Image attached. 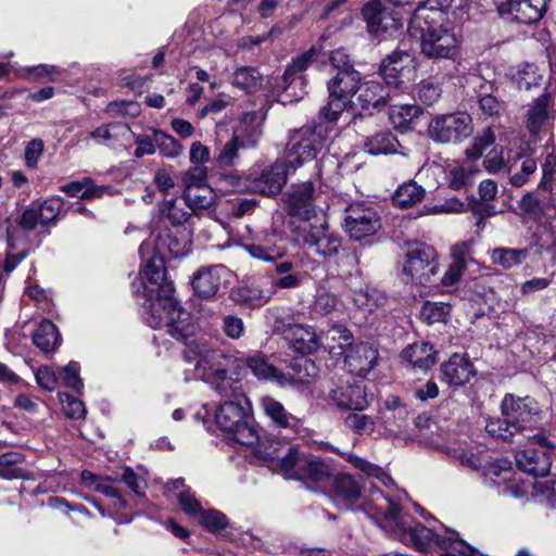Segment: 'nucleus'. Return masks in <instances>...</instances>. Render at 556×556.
I'll use <instances>...</instances> for the list:
<instances>
[{
	"label": "nucleus",
	"instance_id": "3c124183",
	"mask_svg": "<svg viewBox=\"0 0 556 556\" xmlns=\"http://www.w3.org/2000/svg\"><path fill=\"white\" fill-rule=\"evenodd\" d=\"M342 457H345V459L356 469H359L364 473H366L369 477H376L378 480H380L383 484H387V482H390L392 479L390 476H388L380 467L367 462L366 459L358 457L351 453H341Z\"/></svg>",
	"mask_w": 556,
	"mask_h": 556
},
{
	"label": "nucleus",
	"instance_id": "a19ab883",
	"mask_svg": "<svg viewBox=\"0 0 556 556\" xmlns=\"http://www.w3.org/2000/svg\"><path fill=\"white\" fill-rule=\"evenodd\" d=\"M33 342L43 352L53 351L60 342L56 326L50 320L41 321L33 334Z\"/></svg>",
	"mask_w": 556,
	"mask_h": 556
},
{
	"label": "nucleus",
	"instance_id": "f3484780",
	"mask_svg": "<svg viewBox=\"0 0 556 556\" xmlns=\"http://www.w3.org/2000/svg\"><path fill=\"white\" fill-rule=\"evenodd\" d=\"M289 169L286 160H277L258 174H251V188L267 197L277 195L287 182Z\"/></svg>",
	"mask_w": 556,
	"mask_h": 556
},
{
	"label": "nucleus",
	"instance_id": "f704fd0d",
	"mask_svg": "<svg viewBox=\"0 0 556 556\" xmlns=\"http://www.w3.org/2000/svg\"><path fill=\"white\" fill-rule=\"evenodd\" d=\"M384 8L380 0H371L362 9V15L367 24L368 31L375 37H381L388 26L383 24Z\"/></svg>",
	"mask_w": 556,
	"mask_h": 556
},
{
	"label": "nucleus",
	"instance_id": "79ce46f5",
	"mask_svg": "<svg viewBox=\"0 0 556 556\" xmlns=\"http://www.w3.org/2000/svg\"><path fill=\"white\" fill-rule=\"evenodd\" d=\"M475 170L470 164L453 162L447 165V185L453 190H460L472 184Z\"/></svg>",
	"mask_w": 556,
	"mask_h": 556
},
{
	"label": "nucleus",
	"instance_id": "c9c22d12",
	"mask_svg": "<svg viewBox=\"0 0 556 556\" xmlns=\"http://www.w3.org/2000/svg\"><path fill=\"white\" fill-rule=\"evenodd\" d=\"M152 244L149 242L141 243L139 248V253L144 260L148 257L147 263L144 264L141 274L142 276L149 280L151 283L159 285L164 279V269H163V257H160L156 252L153 253L152 256H149L150 251L152 250Z\"/></svg>",
	"mask_w": 556,
	"mask_h": 556
},
{
	"label": "nucleus",
	"instance_id": "a211bd4d",
	"mask_svg": "<svg viewBox=\"0 0 556 556\" xmlns=\"http://www.w3.org/2000/svg\"><path fill=\"white\" fill-rule=\"evenodd\" d=\"M230 275L224 265L202 267L193 276V290L201 298L211 299L217 294L223 283L229 281Z\"/></svg>",
	"mask_w": 556,
	"mask_h": 556
},
{
	"label": "nucleus",
	"instance_id": "cd10ccee",
	"mask_svg": "<svg viewBox=\"0 0 556 556\" xmlns=\"http://www.w3.org/2000/svg\"><path fill=\"white\" fill-rule=\"evenodd\" d=\"M329 400L342 409L363 410L368 406L367 395L359 384L339 386L329 392Z\"/></svg>",
	"mask_w": 556,
	"mask_h": 556
},
{
	"label": "nucleus",
	"instance_id": "4be33fe9",
	"mask_svg": "<svg viewBox=\"0 0 556 556\" xmlns=\"http://www.w3.org/2000/svg\"><path fill=\"white\" fill-rule=\"evenodd\" d=\"M442 380L448 386L463 387L475 375L473 365L465 354H453L441 365Z\"/></svg>",
	"mask_w": 556,
	"mask_h": 556
},
{
	"label": "nucleus",
	"instance_id": "603ef678",
	"mask_svg": "<svg viewBox=\"0 0 556 556\" xmlns=\"http://www.w3.org/2000/svg\"><path fill=\"white\" fill-rule=\"evenodd\" d=\"M342 457H345V459L356 469H359L364 473H366L369 477H376L378 480H380L383 484H387V482H390L392 479L390 476H388L380 467L367 462L366 459L358 457L351 453H341Z\"/></svg>",
	"mask_w": 556,
	"mask_h": 556
},
{
	"label": "nucleus",
	"instance_id": "72a5a7b5",
	"mask_svg": "<svg viewBox=\"0 0 556 556\" xmlns=\"http://www.w3.org/2000/svg\"><path fill=\"white\" fill-rule=\"evenodd\" d=\"M362 490L361 482L349 473H339L332 480L333 495L348 507L359 500Z\"/></svg>",
	"mask_w": 556,
	"mask_h": 556
},
{
	"label": "nucleus",
	"instance_id": "6ab92c4d",
	"mask_svg": "<svg viewBox=\"0 0 556 556\" xmlns=\"http://www.w3.org/2000/svg\"><path fill=\"white\" fill-rule=\"evenodd\" d=\"M396 91L384 81L367 80L358 87L357 101L365 111L378 110L394 99Z\"/></svg>",
	"mask_w": 556,
	"mask_h": 556
},
{
	"label": "nucleus",
	"instance_id": "f257e3e1",
	"mask_svg": "<svg viewBox=\"0 0 556 556\" xmlns=\"http://www.w3.org/2000/svg\"><path fill=\"white\" fill-rule=\"evenodd\" d=\"M230 356L213 349L208 343L192 341L186 354V362L193 365L190 379H201L208 383L220 396L227 399L220 403L215 414L216 425L230 433L248 418L249 400L242 390V382L228 375ZM186 380H189L187 377Z\"/></svg>",
	"mask_w": 556,
	"mask_h": 556
},
{
	"label": "nucleus",
	"instance_id": "6e6552de",
	"mask_svg": "<svg viewBox=\"0 0 556 556\" xmlns=\"http://www.w3.org/2000/svg\"><path fill=\"white\" fill-rule=\"evenodd\" d=\"M324 146L325 137L320 129L308 126L294 129L289 134L285 160L291 169L295 170L315 160Z\"/></svg>",
	"mask_w": 556,
	"mask_h": 556
},
{
	"label": "nucleus",
	"instance_id": "0e129e2a",
	"mask_svg": "<svg viewBox=\"0 0 556 556\" xmlns=\"http://www.w3.org/2000/svg\"><path fill=\"white\" fill-rule=\"evenodd\" d=\"M230 433L232 439L242 445H253L258 442L260 438L256 428L249 422L248 418Z\"/></svg>",
	"mask_w": 556,
	"mask_h": 556
},
{
	"label": "nucleus",
	"instance_id": "f03ea898",
	"mask_svg": "<svg viewBox=\"0 0 556 556\" xmlns=\"http://www.w3.org/2000/svg\"><path fill=\"white\" fill-rule=\"evenodd\" d=\"M364 509L387 533L418 551L427 552L438 546L444 552L442 556H480L459 539L456 531L445 529L444 534H437L426 526L414 522L409 515L402 513L396 502L379 490L371 492Z\"/></svg>",
	"mask_w": 556,
	"mask_h": 556
},
{
	"label": "nucleus",
	"instance_id": "bf43d9fd",
	"mask_svg": "<svg viewBox=\"0 0 556 556\" xmlns=\"http://www.w3.org/2000/svg\"><path fill=\"white\" fill-rule=\"evenodd\" d=\"M62 208V201L60 199H48L36 206L39 215L41 226L49 225L56 220Z\"/></svg>",
	"mask_w": 556,
	"mask_h": 556
},
{
	"label": "nucleus",
	"instance_id": "2eb2a0df",
	"mask_svg": "<svg viewBox=\"0 0 556 556\" xmlns=\"http://www.w3.org/2000/svg\"><path fill=\"white\" fill-rule=\"evenodd\" d=\"M317 197L318 194L309 181L292 186L283 197L287 213L300 217L303 223H309L315 215Z\"/></svg>",
	"mask_w": 556,
	"mask_h": 556
},
{
	"label": "nucleus",
	"instance_id": "052dcab7",
	"mask_svg": "<svg viewBox=\"0 0 556 556\" xmlns=\"http://www.w3.org/2000/svg\"><path fill=\"white\" fill-rule=\"evenodd\" d=\"M88 476L92 479L94 491L100 492L108 497L115 498L116 507H126V502L121 496L118 490L113 485V480L111 478L94 477L91 473H88Z\"/></svg>",
	"mask_w": 556,
	"mask_h": 556
},
{
	"label": "nucleus",
	"instance_id": "9b49d317",
	"mask_svg": "<svg viewBox=\"0 0 556 556\" xmlns=\"http://www.w3.org/2000/svg\"><path fill=\"white\" fill-rule=\"evenodd\" d=\"M318 53V49L312 46L307 51L292 59L287 66L279 85L280 98L283 103L299 101L304 97L305 79L302 73L316 60Z\"/></svg>",
	"mask_w": 556,
	"mask_h": 556
},
{
	"label": "nucleus",
	"instance_id": "e2e57ef3",
	"mask_svg": "<svg viewBox=\"0 0 556 556\" xmlns=\"http://www.w3.org/2000/svg\"><path fill=\"white\" fill-rule=\"evenodd\" d=\"M177 501L182 511L192 518H195L203 508L194 492L190 488L181 490L177 494Z\"/></svg>",
	"mask_w": 556,
	"mask_h": 556
},
{
	"label": "nucleus",
	"instance_id": "4d7b16f0",
	"mask_svg": "<svg viewBox=\"0 0 556 556\" xmlns=\"http://www.w3.org/2000/svg\"><path fill=\"white\" fill-rule=\"evenodd\" d=\"M344 424L349 429L359 435H369L374 432L375 429L374 419L370 416L358 413H352L348 415Z\"/></svg>",
	"mask_w": 556,
	"mask_h": 556
},
{
	"label": "nucleus",
	"instance_id": "2f4dec72",
	"mask_svg": "<svg viewBox=\"0 0 556 556\" xmlns=\"http://www.w3.org/2000/svg\"><path fill=\"white\" fill-rule=\"evenodd\" d=\"M552 103V94L544 92L536 98L527 112L526 127L532 137L539 136L549 118L548 106Z\"/></svg>",
	"mask_w": 556,
	"mask_h": 556
},
{
	"label": "nucleus",
	"instance_id": "39448f33",
	"mask_svg": "<svg viewBox=\"0 0 556 556\" xmlns=\"http://www.w3.org/2000/svg\"><path fill=\"white\" fill-rule=\"evenodd\" d=\"M161 291L163 294L159 293L155 299L149 301L144 320L151 328H165L170 337L184 342L186 345L184 359L186 361V354L192 341L206 343L207 341L203 337H194L197 326L192 321L191 315L169 294L174 291L172 285L163 286Z\"/></svg>",
	"mask_w": 556,
	"mask_h": 556
},
{
	"label": "nucleus",
	"instance_id": "423d86ee",
	"mask_svg": "<svg viewBox=\"0 0 556 556\" xmlns=\"http://www.w3.org/2000/svg\"><path fill=\"white\" fill-rule=\"evenodd\" d=\"M245 251L251 257L275 263V271L278 278L273 280V286L278 289H295L301 286L304 274L296 260H282L287 254V249L275 243L266 241L264 243H251L244 245Z\"/></svg>",
	"mask_w": 556,
	"mask_h": 556
},
{
	"label": "nucleus",
	"instance_id": "6e6d98bb",
	"mask_svg": "<svg viewBox=\"0 0 556 556\" xmlns=\"http://www.w3.org/2000/svg\"><path fill=\"white\" fill-rule=\"evenodd\" d=\"M154 252L163 258L177 257L180 255L179 243L167 231L159 233L155 239Z\"/></svg>",
	"mask_w": 556,
	"mask_h": 556
},
{
	"label": "nucleus",
	"instance_id": "dca6fc26",
	"mask_svg": "<svg viewBox=\"0 0 556 556\" xmlns=\"http://www.w3.org/2000/svg\"><path fill=\"white\" fill-rule=\"evenodd\" d=\"M274 286H268L265 278H251L232 288L230 299L238 305L258 308L264 306L274 295Z\"/></svg>",
	"mask_w": 556,
	"mask_h": 556
},
{
	"label": "nucleus",
	"instance_id": "393cba45",
	"mask_svg": "<svg viewBox=\"0 0 556 556\" xmlns=\"http://www.w3.org/2000/svg\"><path fill=\"white\" fill-rule=\"evenodd\" d=\"M258 405L263 414L277 428L296 429L299 419L287 410L285 405L275 396L265 394L260 396Z\"/></svg>",
	"mask_w": 556,
	"mask_h": 556
},
{
	"label": "nucleus",
	"instance_id": "338daca9",
	"mask_svg": "<svg viewBox=\"0 0 556 556\" xmlns=\"http://www.w3.org/2000/svg\"><path fill=\"white\" fill-rule=\"evenodd\" d=\"M349 103V100L329 93L328 104L320 110V115L329 122H336Z\"/></svg>",
	"mask_w": 556,
	"mask_h": 556
},
{
	"label": "nucleus",
	"instance_id": "58836bf2",
	"mask_svg": "<svg viewBox=\"0 0 556 556\" xmlns=\"http://www.w3.org/2000/svg\"><path fill=\"white\" fill-rule=\"evenodd\" d=\"M184 199V204L188 206L191 212L198 213L199 211L211 207L215 200V193L210 186H200L186 189Z\"/></svg>",
	"mask_w": 556,
	"mask_h": 556
},
{
	"label": "nucleus",
	"instance_id": "ea45409f",
	"mask_svg": "<svg viewBox=\"0 0 556 556\" xmlns=\"http://www.w3.org/2000/svg\"><path fill=\"white\" fill-rule=\"evenodd\" d=\"M399 141L395 136L390 131H380L370 136L365 141V150L372 154H390L397 151Z\"/></svg>",
	"mask_w": 556,
	"mask_h": 556
},
{
	"label": "nucleus",
	"instance_id": "de8ad7c7",
	"mask_svg": "<svg viewBox=\"0 0 556 556\" xmlns=\"http://www.w3.org/2000/svg\"><path fill=\"white\" fill-rule=\"evenodd\" d=\"M486 432L493 438L501 439L503 441H510L516 434L521 433L518 427L513 425L508 417L491 418L485 425Z\"/></svg>",
	"mask_w": 556,
	"mask_h": 556
},
{
	"label": "nucleus",
	"instance_id": "1a4fd4ad",
	"mask_svg": "<svg viewBox=\"0 0 556 556\" xmlns=\"http://www.w3.org/2000/svg\"><path fill=\"white\" fill-rule=\"evenodd\" d=\"M472 130V119L465 112L438 115L428 126L429 137L440 143L460 142L468 138Z\"/></svg>",
	"mask_w": 556,
	"mask_h": 556
},
{
	"label": "nucleus",
	"instance_id": "c756f323",
	"mask_svg": "<svg viewBox=\"0 0 556 556\" xmlns=\"http://www.w3.org/2000/svg\"><path fill=\"white\" fill-rule=\"evenodd\" d=\"M252 372V375L260 380L276 381L278 384L283 386L287 379L273 364L269 363L267 357L261 352H253L240 358Z\"/></svg>",
	"mask_w": 556,
	"mask_h": 556
},
{
	"label": "nucleus",
	"instance_id": "69168bd1",
	"mask_svg": "<svg viewBox=\"0 0 556 556\" xmlns=\"http://www.w3.org/2000/svg\"><path fill=\"white\" fill-rule=\"evenodd\" d=\"M59 397H60V402L62 404L64 414L67 417L72 418V419H80V418L85 417L86 407H85V404L80 400H78L67 393H60Z\"/></svg>",
	"mask_w": 556,
	"mask_h": 556
},
{
	"label": "nucleus",
	"instance_id": "aec40b11",
	"mask_svg": "<svg viewBox=\"0 0 556 556\" xmlns=\"http://www.w3.org/2000/svg\"><path fill=\"white\" fill-rule=\"evenodd\" d=\"M342 356H344V363L351 372L366 376L376 365L378 351L369 343L352 341Z\"/></svg>",
	"mask_w": 556,
	"mask_h": 556
},
{
	"label": "nucleus",
	"instance_id": "9d476101",
	"mask_svg": "<svg viewBox=\"0 0 556 556\" xmlns=\"http://www.w3.org/2000/svg\"><path fill=\"white\" fill-rule=\"evenodd\" d=\"M298 239L312 253L324 257H332L341 248L340 237L330 230L326 222L303 223L299 227Z\"/></svg>",
	"mask_w": 556,
	"mask_h": 556
},
{
	"label": "nucleus",
	"instance_id": "49530a36",
	"mask_svg": "<svg viewBox=\"0 0 556 556\" xmlns=\"http://www.w3.org/2000/svg\"><path fill=\"white\" fill-rule=\"evenodd\" d=\"M262 75L255 67L238 68L232 76L231 84L247 92H252L261 85Z\"/></svg>",
	"mask_w": 556,
	"mask_h": 556
},
{
	"label": "nucleus",
	"instance_id": "8fccbe9b",
	"mask_svg": "<svg viewBox=\"0 0 556 556\" xmlns=\"http://www.w3.org/2000/svg\"><path fill=\"white\" fill-rule=\"evenodd\" d=\"M532 495L547 506L556 508V477L545 480L534 479Z\"/></svg>",
	"mask_w": 556,
	"mask_h": 556
},
{
	"label": "nucleus",
	"instance_id": "680f3d73",
	"mask_svg": "<svg viewBox=\"0 0 556 556\" xmlns=\"http://www.w3.org/2000/svg\"><path fill=\"white\" fill-rule=\"evenodd\" d=\"M154 141L160 152L167 157H176L182 151V146L172 136L163 132H154Z\"/></svg>",
	"mask_w": 556,
	"mask_h": 556
},
{
	"label": "nucleus",
	"instance_id": "c03bdc74",
	"mask_svg": "<svg viewBox=\"0 0 556 556\" xmlns=\"http://www.w3.org/2000/svg\"><path fill=\"white\" fill-rule=\"evenodd\" d=\"M266 320L275 332H282L286 337V330L294 326L298 321L299 314L292 313L289 308L285 307H270L266 311Z\"/></svg>",
	"mask_w": 556,
	"mask_h": 556
},
{
	"label": "nucleus",
	"instance_id": "5701e85b",
	"mask_svg": "<svg viewBox=\"0 0 556 556\" xmlns=\"http://www.w3.org/2000/svg\"><path fill=\"white\" fill-rule=\"evenodd\" d=\"M412 55L402 50H395L387 55L380 65L379 74L382 80L395 91L403 85L401 74L412 63Z\"/></svg>",
	"mask_w": 556,
	"mask_h": 556
},
{
	"label": "nucleus",
	"instance_id": "ddd939ff",
	"mask_svg": "<svg viewBox=\"0 0 556 556\" xmlns=\"http://www.w3.org/2000/svg\"><path fill=\"white\" fill-rule=\"evenodd\" d=\"M549 0H494L498 14L507 21L533 24L539 22Z\"/></svg>",
	"mask_w": 556,
	"mask_h": 556
},
{
	"label": "nucleus",
	"instance_id": "37998d69",
	"mask_svg": "<svg viewBox=\"0 0 556 556\" xmlns=\"http://www.w3.org/2000/svg\"><path fill=\"white\" fill-rule=\"evenodd\" d=\"M425 197V189L410 180L401 185L394 192L393 203L402 208L419 203Z\"/></svg>",
	"mask_w": 556,
	"mask_h": 556
},
{
	"label": "nucleus",
	"instance_id": "20e7f679",
	"mask_svg": "<svg viewBox=\"0 0 556 556\" xmlns=\"http://www.w3.org/2000/svg\"><path fill=\"white\" fill-rule=\"evenodd\" d=\"M258 458L268 463V467L286 479L326 482L332 477V468L319 458H312L293 445H282L278 441L270 442L268 447L256 450Z\"/></svg>",
	"mask_w": 556,
	"mask_h": 556
},
{
	"label": "nucleus",
	"instance_id": "473e14b6",
	"mask_svg": "<svg viewBox=\"0 0 556 556\" xmlns=\"http://www.w3.org/2000/svg\"><path fill=\"white\" fill-rule=\"evenodd\" d=\"M361 74L355 70L339 71L328 83V92L342 97L349 101L358 92Z\"/></svg>",
	"mask_w": 556,
	"mask_h": 556
},
{
	"label": "nucleus",
	"instance_id": "e433bc0d",
	"mask_svg": "<svg viewBox=\"0 0 556 556\" xmlns=\"http://www.w3.org/2000/svg\"><path fill=\"white\" fill-rule=\"evenodd\" d=\"M353 301L359 311L372 314L384 307L388 298L384 292L377 289H359L354 291Z\"/></svg>",
	"mask_w": 556,
	"mask_h": 556
},
{
	"label": "nucleus",
	"instance_id": "412c9836",
	"mask_svg": "<svg viewBox=\"0 0 556 556\" xmlns=\"http://www.w3.org/2000/svg\"><path fill=\"white\" fill-rule=\"evenodd\" d=\"M515 458L518 468L534 478H544L551 470L552 456L547 450L529 447L518 452Z\"/></svg>",
	"mask_w": 556,
	"mask_h": 556
},
{
	"label": "nucleus",
	"instance_id": "13d9d810",
	"mask_svg": "<svg viewBox=\"0 0 556 556\" xmlns=\"http://www.w3.org/2000/svg\"><path fill=\"white\" fill-rule=\"evenodd\" d=\"M184 205V203H178L176 200L166 201L161 205L160 211L173 225H182L190 216Z\"/></svg>",
	"mask_w": 556,
	"mask_h": 556
},
{
	"label": "nucleus",
	"instance_id": "864d4df0",
	"mask_svg": "<svg viewBox=\"0 0 556 556\" xmlns=\"http://www.w3.org/2000/svg\"><path fill=\"white\" fill-rule=\"evenodd\" d=\"M451 306L442 302H426L420 311L421 318L429 325L445 321Z\"/></svg>",
	"mask_w": 556,
	"mask_h": 556
},
{
	"label": "nucleus",
	"instance_id": "bb28decb",
	"mask_svg": "<svg viewBox=\"0 0 556 556\" xmlns=\"http://www.w3.org/2000/svg\"><path fill=\"white\" fill-rule=\"evenodd\" d=\"M433 346L427 342L419 341L409 344L401 352L402 363L416 371H427L435 363Z\"/></svg>",
	"mask_w": 556,
	"mask_h": 556
},
{
	"label": "nucleus",
	"instance_id": "c85d7f7f",
	"mask_svg": "<svg viewBox=\"0 0 556 556\" xmlns=\"http://www.w3.org/2000/svg\"><path fill=\"white\" fill-rule=\"evenodd\" d=\"M409 410L402 401L390 395L384 401V407L380 412V419L384 428L392 432H400L407 426Z\"/></svg>",
	"mask_w": 556,
	"mask_h": 556
},
{
	"label": "nucleus",
	"instance_id": "774afa93",
	"mask_svg": "<svg viewBox=\"0 0 556 556\" xmlns=\"http://www.w3.org/2000/svg\"><path fill=\"white\" fill-rule=\"evenodd\" d=\"M222 330L227 338L239 340L245 332L244 321L236 315H226L222 320Z\"/></svg>",
	"mask_w": 556,
	"mask_h": 556
},
{
	"label": "nucleus",
	"instance_id": "5fc2aeb1",
	"mask_svg": "<svg viewBox=\"0 0 556 556\" xmlns=\"http://www.w3.org/2000/svg\"><path fill=\"white\" fill-rule=\"evenodd\" d=\"M200 525L206 530L214 532L227 527V517L216 509L202 508L195 517Z\"/></svg>",
	"mask_w": 556,
	"mask_h": 556
},
{
	"label": "nucleus",
	"instance_id": "a878e982",
	"mask_svg": "<svg viewBox=\"0 0 556 556\" xmlns=\"http://www.w3.org/2000/svg\"><path fill=\"white\" fill-rule=\"evenodd\" d=\"M217 153L215 161L220 167L232 166L235 160L238 157L239 151V137L236 132L230 131L226 125L218 124L216 126Z\"/></svg>",
	"mask_w": 556,
	"mask_h": 556
},
{
	"label": "nucleus",
	"instance_id": "4468645a",
	"mask_svg": "<svg viewBox=\"0 0 556 556\" xmlns=\"http://www.w3.org/2000/svg\"><path fill=\"white\" fill-rule=\"evenodd\" d=\"M380 227L376 211L369 206L356 203L345 210L344 229L353 240L369 237Z\"/></svg>",
	"mask_w": 556,
	"mask_h": 556
},
{
	"label": "nucleus",
	"instance_id": "09e8293b",
	"mask_svg": "<svg viewBox=\"0 0 556 556\" xmlns=\"http://www.w3.org/2000/svg\"><path fill=\"white\" fill-rule=\"evenodd\" d=\"M541 170L542 177L538 190L556 194V153L549 152L546 154Z\"/></svg>",
	"mask_w": 556,
	"mask_h": 556
},
{
	"label": "nucleus",
	"instance_id": "0eeeda50",
	"mask_svg": "<svg viewBox=\"0 0 556 556\" xmlns=\"http://www.w3.org/2000/svg\"><path fill=\"white\" fill-rule=\"evenodd\" d=\"M402 280L420 286H433L439 280L437 251L424 243L408 248L401 270Z\"/></svg>",
	"mask_w": 556,
	"mask_h": 556
},
{
	"label": "nucleus",
	"instance_id": "7ed1b4c3",
	"mask_svg": "<svg viewBox=\"0 0 556 556\" xmlns=\"http://www.w3.org/2000/svg\"><path fill=\"white\" fill-rule=\"evenodd\" d=\"M430 2L420 3L414 11L409 24L410 36L419 38L420 51L428 59H455L463 40L460 29L445 20V13Z\"/></svg>",
	"mask_w": 556,
	"mask_h": 556
},
{
	"label": "nucleus",
	"instance_id": "4c0bfd02",
	"mask_svg": "<svg viewBox=\"0 0 556 556\" xmlns=\"http://www.w3.org/2000/svg\"><path fill=\"white\" fill-rule=\"evenodd\" d=\"M484 478L492 484L501 486L515 477L511 463L507 459H494L485 463L482 468Z\"/></svg>",
	"mask_w": 556,
	"mask_h": 556
},
{
	"label": "nucleus",
	"instance_id": "f8f14e48",
	"mask_svg": "<svg viewBox=\"0 0 556 556\" xmlns=\"http://www.w3.org/2000/svg\"><path fill=\"white\" fill-rule=\"evenodd\" d=\"M501 414L518 427L522 432L532 429L541 421L542 409L531 396H516L506 394L501 402Z\"/></svg>",
	"mask_w": 556,
	"mask_h": 556
},
{
	"label": "nucleus",
	"instance_id": "b1692460",
	"mask_svg": "<svg viewBox=\"0 0 556 556\" xmlns=\"http://www.w3.org/2000/svg\"><path fill=\"white\" fill-rule=\"evenodd\" d=\"M285 340L290 349L303 355L312 354L320 348L319 336L315 330L298 321L289 330H286Z\"/></svg>",
	"mask_w": 556,
	"mask_h": 556
},
{
	"label": "nucleus",
	"instance_id": "a18cd8bd",
	"mask_svg": "<svg viewBox=\"0 0 556 556\" xmlns=\"http://www.w3.org/2000/svg\"><path fill=\"white\" fill-rule=\"evenodd\" d=\"M528 256L526 249L496 248L491 251V261L493 264L510 269L520 265Z\"/></svg>",
	"mask_w": 556,
	"mask_h": 556
},
{
	"label": "nucleus",
	"instance_id": "7c9ffc66",
	"mask_svg": "<svg viewBox=\"0 0 556 556\" xmlns=\"http://www.w3.org/2000/svg\"><path fill=\"white\" fill-rule=\"evenodd\" d=\"M352 341L353 334L344 325H333L319 336L320 348L332 356H342Z\"/></svg>",
	"mask_w": 556,
	"mask_h": 556
}]
</instances>
